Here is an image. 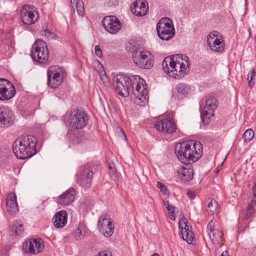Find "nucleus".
<instances>
[{
	"label": "nucleus",
	"instance_id": "obj_26",
	"mask_svg": "<svg viewBox=\"0 0 256 256\" xmlns=\"http://www.w3.org/2000/svg\"><path fill=\"white\" fill-rule=\"evenodd\" d=\"M186 164L180 166L178 170V176L184 180L189 181L192 179L194 176V170L192 166L186 163Z\"/></svg>",
	"mask_w": 256,
	"mask_h": 256
},
{
	"label": "nucleus",
	"instance_id": "obj_36",
	"mask_svg": "<svg viewBox=\"0 0 256 256\" xmlns=\"http://www.w3.org/2000/svg\"><path fill=\"white\" fill-rule=\"evenodd\" d=\"M252 204H249L246 212V216L248 218L250 217L254 212L256 210V208L252 207Z\"/></svg>",
	"mask_w": 256,
	"mask_h": 256
},
{
	"label": "nucleus",
	"instance_id": "obj_49",
	"mask_svg": "<svg viewBox=\"0 0 256 256\" xmlns=\"http://www.w3.org/2000/svg\"><path fill=\"white\" fill-rule=\"evenodd\" d=\"M168 204H169V202H168L167 201L166 202H164V205L166 206H168Z\"/></svg>",
	"mask_w": 256,
	"mask_h": 256
},
{
	"label": "nucleus",
	"instance_id": "obj_40",
	"mask_svg": "<svg viewBox=\"0 0 256 256\" xmlns=\"http://www.w3.org/2000/svg\"><path fill=\"white\" fill-rule=\"evenodd\" d=\"M186 194L188 198L191 200H194L195 198L194 192L190 190H188Z\"/></svg>",
	"mask_w": 256,
	"mask_h": 256
},
{
	"label": "nucleus",
	"instance_id": "obj_7",
	"mask_svg": "<svg viewBox=\"0 0 256 256\" xmlns=\"http://www.w3.org/2000/svg\"><path fill=\"white\" fill-rule=\"evenodd\" d=\"M30 56L35 61L46 64L49 58V51L46 44L42 40H36L32 46Z\"/></svg>",
	"mask_w": 256,
	"mask_h": 256
},
{
	"label": "nucleus",
	"instance_id": "obj_30",
	"mask_svg": "<svg viewBox=\"0 0 256 256\" xmlns=\"http://www.w3.org/2000/svg\"><path fill=\"white\" fill-rule=\"evenodd\" d=\"M207 210L211 213L212 214H217L218 212L219 204L217 201L214 199H210L208 203Z\"/></svg>",
	"mask_w": 256,
	"mask_h": 256
},
{
	"label": "nucleus",
	"instance_id": "obj_32",
	"mask_svg": "<svg viewBox=\"0 0 256 256\" xmlns=\"http://www.w3.org/2000/svg\"><path fill=\"white\" fill-rule=\"evenodd\" d=\"M84 136L80 133H74L70 137V140L74 144H79L84 140Z\"/></svg>",
	"mask_w": 256,
	"mask_h": 256
},
{
	"label": "nucleus",
	"instance_id": "obj_15",
	"mask_svg": "<svg viewBox=\"0 0 256 256\" xmlns=\"http://www.w3.org/2000/svg\"><path fill=\"white\" fill-rule=\"evenodd\" d=\"M16 90L14 85L8 80L0 78V100H8L14 96Z\"/></svg>",
	"mask_w": 256,
	"mask_h": 256
},
{
	"label": "nucleus",
	"instance_id": "obj_43",
	"mask_svg": "<svg viewBox=\"0 0 256 256\" xmlns=\"http://www.w3.org/2000/svg\"><path fill=\"white\" fill-rule=\"evenodd\" d=\"M253 196L256 198V182L254 183L253 186Z\"/></svg>",
	"mask_w": 256,
	"mask_h": 256
},
{
	"label": "nucleus",
	"instance_id": "obj_44",
	"mask_svg": "<svg viewBox=\"0 0 256 256\" xmlns=\"http://www.w3.org/2000/svg\"><path fill=\"white\" fill-rule=\"evenodd\" d=\"M167 67H168V70H164V71L166 72V73H167L168 75H169V72H170L171 71V68H170V66L168 64H167Z\"/></svg>",
	"mask_w": 256,
	"mask_h": 256
},
{
	"label": "nucleus",
	"instance_id": "obj_17",
	"mask_svg": "<svg viewBox=\"0 0 256 256\" xmlns=\"http://www.w3.org/2000/svg\"><path fill=\"white\" fill-rule=\"evenodd\" d=\"M48 84L52 88H58L62 82L63 77L60 70H57L56 66H51L47 70Z\"/></svg>",
	"mask_w": 256,
	"mask_h": 256
},
{
	"label": "nucleus",
	"instance_id": "obj_50",
	"mask_svg": "<svg viewBox=\"0 0 256 256\" xmlns=\"http://www.w3.org/2000/svg\"><path fill=\"white\" fill-rule=\"evenodd\" d=\"M107 82H108L107 78H106V84Z\"/></svg>",
	"mask_w": 256,
	"mask_h": 256
},
{
	"label": "nucleus",
	"instance_id": "obj_12",
	"mask_svg": "<svg viewBox=\"0 0 256 256\" xmlns=\"http://www.w3.org/2000/svg\"><path fill=\"white\" fill-rule=\"evenodd\" d=\"M98 228L101 234L106 237H110L114 233V226L108 215L103 214L99 218Z\"/></svg>",
	"mask_w": 256,
	"mask_h": 256
},
{
	"label": "nucleus",
	"instance_id": "obj_21",
	"mask_svg": "<svg viewBox=\"0 0 256 256\" xmlns=\"http://www.w3.org/2000/svg\"><path fill=\"white\" fill-rule=\"evenodd\" d=\"M93 172L88 166L81 168L78 174V182L82 187L88 188L92 184Z\"/></svg>",
	"mask_w": 256,
	"mask_h": 256
},
{
	"label": "nucleus",
	"instance_id": "obj_27",
	"mask_svg": "<svg viewBox=\"0 0 256 256\" xmlns=\"http://www.w3.org/2000/svg\"><path fill=\"white\" fill-rule=\"evenodd\" d=\"M190 91L188 85L180 83L178 84L172 92V96L175 99H182Z\"/></svg>",
	"mask_w": 256,
	"mask_h": 256
},
{
	"label": "nucleus",
	"instance_id": "obj_10",
	"mask_svg": "<svg viewBox=\"0 0 256 256\" xmlns=\"http://www.w3.org/2000/svg\"><path fill=\"white\" fill-rule=\"evenodd\" d=\"M88 120V116L84 111L74 110L70 114V124L72 128L80 129L86 126Z\"/></svg>",
	"mask_w": 256,
	"mask_h": 256
},
{
	"label": "nucleus",
	"instance_id": "obj_28",
	"mask_svg": "<svg viewBox=\"0 0 256 256\" xmlns=\"http://www.w3.org/2000/svg\"><path fill=\"white\" fill-rule=\"evenodd\" d=\"M67 216L65 210L57 212L52 218L54 226L58 228L64 227L67 223Z\"/></svg>",
	"mask_w": 256,
	"mask_h": 256
},
{
	"label": "nucleus",
	"instance_id": "obj_18",
	"mask_svg": "<svg viewBox=\"0 0 256 256\" xmlns=\"http://www.w3.org/2000/svg\"><path fill=\"white\" fill-rule=\"evenodd\" d=\"M178 227L180 230L179 235L188 244H192L194 238V233L192 231L191 226L188 225L186 218H182L178 222Z\"/></svg>",
	"mask_w": 256,
	"mask_h": 256
},
{
	"label": "nucleus",
	"instance_id": "obj_34",
	"mask_svg": "<svg viewBox=\"0 0 256 256\" xmlns=\"http://www.w3.org/2000/svg\"><path fill=\"white\" fill-rule=\"evenodd\" d=\"M14 234L16 236L22 234L24 232V226L20 224H14Z\"/></svg>",
	"mask_w": 256,
	"mask_h": 256
},
{
	"label": "nucleus",
	"instance_id": "obj_2",
	"mask_svg": "<svg viewBox=\"0 0 256 256\" xmlns=\"http://www.w3.org/2000/svg\"><path fill=\"white\" fill-rule=\"evenodd\" d=\"M169 64L171 71L169 76L180 79L188 72L190 66L189 58L186 55L178 54L172 57L166 58L162 62L163 70H168L167 64Z\"/></svg>",
	"mask_w": 256,
	"mask_h": 256
},
{
	"label": "nucleus",
	"instance_id": "obj_19",
	"mask_svg": "<svg viewBox=\"0 0 256 256\" xmlns=\"http://www.w3.org/2000/svg\"><path fill=\"white\" fill-rule=\"evenodd\" d=\"M22 248L26 252L36 254L42 250L44 246L42 239L30 238L24 243Z\"/></svg>",
	"mask_w": 256,
	"mask_h": 256
},
{
	"label": "nucleus",
	"instance_id": "obj_46",
	"mask_svg": "<svg viewBox=\"0 0 256 256\" xmlns=\"http://www.w3.org/2000/svg\"><path fill=\"white\" fill-rule=\"evenodd\" d=\"M252 203H254L252 204V207H256V200H252L251 201V202L250 204H252Z\"/></svg>",
	"mask_w": 256,
	"mask_h": 256
},
{
	"label": "nucleus",
	"instance_id": "obj_13",
	"mask_svg": "<svg viewBox=\"0 0 256 256\" xmlns=\"http://www.w3.org/2000/svg\"><path fill=\"white\" fill-rule=\"evenodd\" d=\"M104 29L110 34H117L122 28V24L119 19L114 16H104L102 20Z\"/></svg>",
	"mask_w": 256,
	"mask_h": 256
},
{
	"label": "nucleus",
	"instance_id": "obj_41",
	"mask_svg": "<svg viewBox=\"0 0 256 256\" xmlns=\"http://www.w3.org/2000/svg\"><path fill=\"white\" fill-rule=\"evenodd\" d=\"M97 256H112V254L108 251H102L100 252Z\"/></svg>",
	"mask_w": 256,
	"mask_h": 256
},
{
	"label": "nucleus",
	"instance_id": "obj_47",
	"mask_svg": "<svg viewBox=\"0 0 256 256\" xmlns=\"http://www.w3.org/2000/svg\"><path fill=\"white\" fill-rule=\"evenodd\" d=\"M170 218L171 220H174L175 218L174 214H170Z\"/></svg>",
	"mask_w": 256,
	"mask_h": 256
},
{
	"label": "nucleus",
	"instance_id": "obj_31",
	"mask_svg": "<svg viewBox=\"0 0 256 256\" xmlns=\"http://www.w3.org/2000/svg\"><path fill=\"white\" fill-rule=\"evenodd\" d=\"M86 227L84 224H79L78 227L74 231L73 234L76 240H80L84 238Z\"/></svg>",
	"mask_w": 256,
	"mask_h": 256
},
{
	"label": "nucleus",
	"instance_id": "obj_22",
	"mask_svg": "<svg viewBox=\"0 0 256 256\" xmlns=\"http://www.w3.org/2000/svg\"><path fill=\"white\" fill-rule=\"evenodd\" d=\"M15 117L13 112L5 106H0V126H8L12 125Z\"/></svg>",
	"mask_w": 256,
	"mask_h": 256
},
{
	"label": "nucleus",
	"instance_id": "obj_6",
	"mask_svg": "<svg viewBox=\"0 0 256 256\" xmlns=\"http://www.w3.org/2000/svg\"><path fill=\"white\" fill-rule=\"evenodd\" d=\"M158 34L162 40H169L175 34V30L172 20L168 18H161L156 24Z\"/></svg>",
	"mask_w": 256,
	"mask_h": 256
},
{
	"label": "nucleus",
	"instance_id": "obj_11",
	"mask_svg": "<svg viewBox=\"0 0 256 256\" xmlns=\"http://www.w3.org/2000/svg\"><path fill=\"white\" fill-rule=\"evenodd\" d=\"M205 106L201 112V117L204 124L209 122V119L214 116V111L218 106V102L214 96H210L206 100Z\"/></svg>",
	"mask_w": 256,
	"mask_h": 256
},
{
	"label": "nucleus",
	"instance_id": "obj_33",
	"mask_svg": "<svg viewBox=\"0 0 256 256\" xmlns=\"http://www.w3.org/2000/svg\"><path fill=\"white\" fill-rule=\"evenodd\" d=\"M254 132L252 129H248L243 134L242 138L245 142H249L254 138Z\"/></svg>",
	"mask_w": 256,
	"mask_h": 256
},
{
	"label": "nucleus",
	"instance_id": "obj_4",
	"mask_svg": "<svg viewBox=\"0 0 256 256\" xmlns=\"http://www.w3.org/2000/svg\"><path fill=\"white\" fill-rule=\"evenodd\" d=\"M126 49L132 52V60L134 64L140 68L150 69L154 65V56L148 51L136 50L135 44L134 42L128 43Z\"/></svg>",
	"mask_w": 256,
	"mask_h": 256
},
{
	"label": "nucleus",
	"instance_id": "obj_23",
	"mask_svg": "<svg viewBox=\"0 0 256 256\" xmlns=\"http://www.w3.org/2000/svg\"><path fill=\"white\" fill-rule=\"evenodd\" d=\"M148 10V3L146 0H137L131 6L132 12L136 16H144Z\"/></svg>",
	"mask_w": 256,
	"mask_h": 256
},
{
	"label": "nucleus",
	"instance_id": "obj_20",
	"mask_svg": "<svg viewBox=\"0 0 256 256\" xmlns=\"http://www.w3.org/2000/svg\"><path fill=\"white\" fill-rule=\"evenodd\" d=\"M155 128L158 131L166 134H172L176 130V125L170 118H164L156 121Z\"/></svg>",
	"mask_w": 256,
	"mask_h": 256
},
{
	"label": "nucleus",
	"instance_id": "obj_37",
	"mask_svg": "<svg viewBox=\"0 0 256 256\" xmlns=\"http://www.w3.org/2000/svg\"><path fill=\"white\" fill-rule=\"evenodd\" d=\"M156 186L164 194H166L168 192L167 186L162 182H158Z\"/></svg>",
	"mask_w": 256,
	"mask_h": 256
},
{
	"label": "nucleus",
	"instance_id": "obj_24",
	"mask_svg": "<svg viewBox=\"0 0 256 256\" xmlns=\"http://www.w3.org/2000/svg\"><path fill=\"white\" fill-rule=\"evenodd\" d=\"M6 208L8 214L14 216L18 212L16 196L14 192H10L7 195Z\"/></svg>",
	"mask_w": 256,
	"mask_h": 256
},
{
	"label": "nucleus",
	"instance_id": "obj_51",
	"mask_svg": "<svg viewBox=\"0 0 256 256\" xmlns=\"http://www.w3.org/2000/svg\"><path fill=\"white\" fill-rule=\"evenodd\" d=\"M223 244H220V247H222V246Z\"/></svg>",
	"mask_w": 256,
	"mask_h": 256
},
{
	"label": "nucleus",
	"instance_id": "obj_42",
	"mask_svg": "<svg viewBox=\"0 0 256 256\" xmlns=\"http://www.w3.org/2000/svg\"><path fill=\"white\" fill-rule=\"evenodd\" d=\"M166 209L170 214H174V208L173 206H170V204H168V206H166Z\"/></svg>",
	"mask_w": 256,
	"mask_h": 256
},
{
	"label": "nucleus",
	"instance_id": "obj_16",
	"mask_svg": "<svg viewBox=\"0 0 256 256\" xmlns=\"http://www.w3.org/2000/svg\"><path fill=\"white\" fill-rule=\"evenodd\" d=\"M38 13L33 10L32 6L24 5L22 7L20 12L22 22L27 25L34 24L38 20Z\"/></svg>",
	"mask_w": 256,
	"mask_h": 256
},
{
	"label": "nucleus",
	"instance_id": "obj_38",
	"mask_svg": "<svg viewBox=\"0 0 256 256\" xmlns=\"http://www.w3.org/2000/svg\"><path fill=\"white\" fill-rule=\"evenodd\" d=\"M42 35L45 36L48 39H51L53 38L54 34L48 30L46 29L42 32Z\"/></svg>",
	"mask_w": 256,
	"mask_h": 256
},
{
	"label": "nucleus",
	"instance_id": "obj_14",
	"mask_svg": "<svg viewBox=\"0 0 256 256\" xmlns=\"http://www.w3.org/2000/svg\"><path fill=\"white\" fill-rule=\"evenodd\" d=\"M207 233L212 242L219 244L222 240L223 234L220 225L216 221H210L207 226Z\"/></svg>",
	"mask_w": 256,
	"mask_h": 256
},
{
	"label": "nucleus",
	"instance_id": "obj_5",
	"mask_svg": "<svg viewBox=\"0 0 256 256\" xmlns=\"http://www.w3.org/2000/svg\"><path fill=\"white\" fill-rule=\"evenodd\" d=\"M132 76L118 74L113 78L114 86L116 92L124 97H126L131 93L133 82Z\"/></svg>",
	"mask_w": 256,
	"mask_h": 256
},
{
	"label": "nucleus",
	"instance_id": "obj_25",
	"mask_svg": "<svg viewBox=\"0 0 256 256\" xmlns=\"http://www.w3.org/2000/svg\"><path fill=\"white\" fill-rule=\"evenodd\" d=\"M76 194L74 190L70 188L59 196L57 202L62 206L69 205L74 201Z\"/></svg>",
	"mask_w": 256,
	"mask_h": 256
},
{
	"label": "nucleus",
	"instance_id": "obj_29",
	"mask_svg": "<svg viewBox=\"0 0 256 256\" xmlns=\"http://www.w3.org/2000/svg\"><path fill=\"white\" fill-rule=\"evenodd\" d=\"M73 8L76 10L78 14L82 16L84 14V6L83 2L80 0H70Z\"/></svg>",
	"mask_w": 256,
	"mask_h": 256
},
{
	"label": "nucleus",
	"instance_id": "obj_39",
	"mask_svg": "<svg viewBox=\"0 0 256 256\" xmlns=\"http://www.w3.org/2000/svg\"><path fill=\"white\" fill-rule=\"evenodd\" d=\"M95 54L99 58H101L102 54V51L98 46H96L94 48Z\"/></svg>",
	"mask_w": 256,
	"mask_h": 256
},
{
	"label": "nucleus",
	"instance_id": "obj_3",
	"mask_svg": "<svg viewBox=\"0 0 256 256\" xmlns=\"http://www.w3.org/2000/svg\"><path fill=\"white\" fill-rule=\"evenodd\" d=\"M36 136L32 135L22 136L14 142L13 151L19 159L30 158L36 153Z\"/></svg>",
	"mask_w": 256,
	"mask_h": 256
},
{
	"label": "nucleus",
	"instance_id": "obj_1",
	"mask_svg": "<svg viewBox=\"0 0 256 256\" xmlns=\"http://www.w3.org/2000/svg\"><path fill=\"white\" fill-rule=\"evenodd\" d=\"M174 152L178 160L182 163H194L202 156V146L198 141H184L176 145Z\"/></svg>",
	"mask_w": 256,
	"mask_h": 256
},
{
	"label": "nucleus",
	"instance_id": "obj_8",
	"mask_svg": "<svg viewBox=\"0 0 256 256\" xmlns=\"http://www.w3.org/2000/svg\"><path fill=\"white\" fill-rule=\"evenodd\" d=\"M133 80L131 93H132L139 100L143 102L148 96L147 86L144 80L138 75L132 76Z\"/></svg>",
	"mask_w": 256,
	"mask_h": 256
},
{
	"label": "nucleus",
	"instance_id": "obj_48",
	"mask_svg": "<svg viewBox=\"0 0 256 256\" xmlns=\"http://www.w3.org/2000/svg\"><path fill=\"white\" fill-rule=\"evenodd\" d=\"M152 256H160L159 254L157 253H154L153 254H152Z\"/></svg>",
	"mask_w": 256,
	"mask_h": 256
},
{
	"label": "nucleus",
	"instance_id": "obj_45",
	"mask_svg": "<svg viewBox=\"0 0 256 256\" xmlns=\"http://www.w3.org/2000/svg\"><path fill=\"white\" fill-rule=\"evenodd\" d=\"M220 256H229V253L227 250H225L222 252Z\"/></svg>",
	"mask_w": 256,
	"mask_h": 256
},
{
	"label": "nucleus",
	"instance_id": "obj_9",
	"mask_svg": "<svg viewBox=\"0 0 256 256\" xmlns=\"http://www.w3.org/2000/svg\"><path fill=\"white\" fill-rule=\"evenodd\" d=\"M207 43L212 51L222 52L225 43L222 34L217 31H212L208 36Z\"/></svg>",
	"mask_w": 256,
	"mask_h": 256
},
{
	"label": "nucleus",
	"instance_id": "obj_35",
	"mask_svg": "<svg viewBox=\"0 0 256 256\" xmlns=\"http://www.w3.org/2000/svg\"><path fill=\"white\" fill-rule=\"evenodd\" d=\"M256 70L254 68L252 70V71L248 74V85L252 87L254 86V82H252L254 78L256 76Z\"/></svg>",
	"mask_w": 256,
	"mask_h": 256
}]
</instances>
